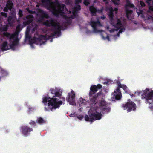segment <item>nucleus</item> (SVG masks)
I'll list each match as a JSON object with an SVG mask.
<instances>
[{
    "label": "nucleus",
    "instance_id": "f257e3e1",
    "mask_svg": "<svg viewBox=\"0 0 153 153\" xmlns=\"http://www.w3.org/2000/svg\"><path fill=\"white\" fill-rule=\"evenodd\" d=\"M54 95L52 98L45 97L43 98L42 102L45 106V109L46 111H52L53 109H56L59 108L62 104V102L61 100L59 101V99L56 98V97H61L60 93L56 91Z\"/></svg>",
    "mask_w": 153,
    "mask_h": 153
},
{
    "label": "nucleus",
    "instance_id": "f03ea898",
    "mask_svg": "<svg viewBox=\"0 0 153 153\" xmlns=\"http://www.w3.org/2000/svg\"><path fill=\"white\" fill-rule=\"evenodd\" d=\"M108 4V2H106L105 3V11L109 13V17L110 19L111 24L116 28L117 30H118L122 27L121 21L119 19H113L114 10L112 7L111 5H109Z\"/></svg>",
    "mask_w": 153,
    "mask_h": 153
},
{
    "label": "nucleus",
    "instance_id": "7ed1b4c3",
    "mask_svg": "<svg viewBox=\"0 0 153 153\" xmlns=\"http://www.w3.org/2000/svg\"><path fill=\"white\" fill-rule=\"evenodd\" d=\"M43 24L44 25L47 27L51 26L54 27V31L52 35V36H54L56 35H59L61 34L62 26L57 25L53 18H51L48 20H46L44 22Z\"/></svg>",
    "mask_w": 153,
    "mask_h": 153
},
{
    "label": "nucleus",
    "instance_id": "20e7f679",
    "mask_svg": "<svg viewBox=\"0 0 153 153\" xmlns=\"http://www.w3.org/2000/svg\"><path fill=\"white\" fill-rule=\"evenodd\" d=\"M142 91H137L135 92V94H137V95H141L142 99H146L145 103H149V104L153 103V90H151L149 91V88H146L144 90L143 93L142 94Z\"/></svg>",
    "mask_w": 153,
    "mask_h": 153
},
{
    "label": "nucleus",
    "instance_id": "39448f33",
    "mask_svg": "<svg viewBox=\"0 0 153 153\" xmlns=\"http://www.w3.org/2000/svg\"><path fill=\"white\" fill-rule=\"evenodd\" d=\"M65 7V6L63 4L58 5L57 8L54 5H50L49 10L52 12L53 14L56 15L59 13H63Z\"/></svg>",
    "mask_w": 153,
    "mask_h": 153
},
{
    "label": "nucleus",
    "instance_id": "423d86ee",
    "mask_svg": "<svg viewBox=\"0 0 153 153\" xmlns=\"http://www.w3.org/2000/svg\"><path fill=\"white\" fill-rule=\"evenodd\" d=\"M122 107L124 110H126L128 112L135 110L136 108V104L129 100L127 103L122 105Z\"/></svg>",
    "mask_w": 153,
    "mask_h": 153
},
{
    "label": "nucleus",
    "instance_id": "0eeeda50",
    "mask_svg": "<svg viewBox=\"0 0 153 153\" xmlns=\"http://www.w3.org/2000/svg\"><path fill=\"white\" fill-rule=\"evenodd\" d=\"M99 108L101 110V112L103 113L110 112L111 108L108 106L107 103L103 98L99 101Z\"/></svg>",
    "mask_w": 153,
    "mask_h": 153
},
{
    "label": "nucleus",
    "instance_id": "6e6552de",
    "mask_svg": "<svg viewBox=\"0 0 153 153\" xmlns=\"http://www.w3.org/2000/svg\"><path fill=\"white\" fill-rule=\"evenodd\" d=\"M20 26L18 25L16 27V32L14 33H10L8 32H4L3 33L4 36L6 37L7 39H9V41H11L12 39L15 38L16 36H17L19 33L20 31Z\"/></svg>",
    "mask_w": 153,
    "mask_h": 153
},
{
    "label": "nucleus",
    "instance_id": "1a4fd4ad",
    "mask_svg": "<svg viewBox=\"0 0 153 153\" xmlns=\"http://www.w3.org/2000/svg\"><path fill=\"white\" fill-rule=\"evenodd\" d=\"M89 117L88 115H86L85 117V120L86 121H89L91 122L93 121L99 120L101 118V113L97 114L92 113L89 115Z\"/></svg>",
    "mask_w": 153,
    "mask_h": 153
},
{
    "label": "nucleus",
    "instance_id": "9d476101",
    "mask_svg": "<svg viewBox=\"0 0 153 153\" xmlns=\"http://www.w3.org/2000/svg\"><path fill=\"white\" fill-rule=\"evenodd\" d=\"M20 128L22 133L25 137H27L30 135V132L33 131L32 128H30L26 125L21 126Z\"/></svg>",
    "mask_w": 153,
    "mask_h": 153
},
{
    "label": "nucleus",
    "instance_id": "9b49d317",
    "mask_svg": "<svg viewBox=\"0 0 153 153\" xmlns=\"http://www.w3.org/2000/svg\"><path fill=\"white\" fill-rule=\"evenodd\" d=\"M37 13L40 17L39 20V22H41L44 19H48L49 17V14L47 12L40 9H38Z\"/></svg>",
    "mask_w": 153,
    "mask_h": 153
},
{
    "label": "nucleus",
    "instance_id": "f8f14e48",
    "mask_svg": "<svg viewBox=\"0 0 153 153\" xmlns=\"http://www.w3.org/2000/svg\"><path fill=\"white\" fill-rule=\"evenodd\" d=\"M46 40V38L45 36L42 35L38 38L34 37L33 39V43L37 44H39L40 45L45 44Z\"/></svg>",
    "mask_w": 153,
    "mask_h": 153
},
{
    "label": "nucleus",
    "instance_id": "ddd939ff",
    "mask_svg": "<svg viewBox=\"0 0 153 153\" xmlns=\"http://www.w3.org/2000/svg\"><path fill=\"white\" fill-rule=\"evenodd\" d=\"M75 94L74 91L71 90L70 93L68 94V97L67 99L68 102L70 105H75Z\"/></svg>",
    "mask_w": 153,
    "mask_h": 153
},
{
    "label": "nucleus",
    "instance_id": "4468645a",
    "mask_svg": "<svg viewBox=\"0 0 153 153\" xmlns=\"http://www.w3.org/2000/svg\"><path fill=\"white\" fill-rule=\"evenodd\" d=\"M26 20L23 22L24 25H30L33 20V16L31 14H29L26 16Z\"/></svg>",
    "mask_w": 153,
    "mask_h": 153
},
{
    "label": "nucleus",
    "instance_id": "2eb2a0df",
    "mask_svg": "<svg viewBox=\"0 0 153 153\" xmlns=\"http://www.w3.org/2000/svg\"><path fill=\"white\" fill-rule=\"evenodd\" d=\"M11 14L12 15L10 16L7 19L8 24L10 26H12L15 22V19L16 16L15 13H12Z\"/></svg>",
    "mask_w": 153,
    "mask_h": 153
},
{
    "label": "nucleus",
    "instance_id": "dca6fc26",
    "mask_svg": "<svg viewBox=\"0 0 153 153\" xmlns=\"http://www.w3.org/2000/svg\"><path fill=\"white\" fill-rule=\"evenodd\" d=\"M100 93L99 92L97 93L96 95H89L90 97V99L91 104H95L97 102V100L98 96L99 95Z\"/></svg>",
    "mask_w": 153,
    "mask_h": 153
},
{
    "label": "nucleus",
    "instance_id": "f3484780",
    "mask_svg": "<svg viewBox=\"0 0 153 153\" xmlns=\"http://www.w3.org/2000/svg\"><path fill=\"white\" fill-rule=\"evenodd\" d=\"M90 92L89 95H96V93L98 90L95 85H92L90 88Z\"/></svg>",
    "mask_w": 153,
    "mask_h": 153
},
{
    "label": "nucleus",
    "instance_id": "a211bd4d",
    "mask_svg": "<svg viewBox=\"0 0 153 153\" xmlns=\"http://www.w3.org/2000/svg\"><path fill=\"white\" fill-rule=\"evenodd\" d=\"M89 11L91 13V16H95L96 15L97 9L94 7V5L89 7Z\"/></svg>",
    "mask_w": 153,
    "mask_h": 153
},
{
    "label": "nucleus",
    "instance_id": "6ab92c4d",
    "mask_svg": "<svg viewBox=\"0 0 153 153\" xmlns=\"http://www.w3.org/2000/svg\"><path fill=\"white\" fill-rule=\"evenodd\" d=\"M41 2L44 5H45L48 7V9L49 10V6L50 5H52V2L51 0H41Z\"/></svg>",
    "mask_w": 153,
    "mask_h": 153
},
{
    "label": "nucleus",
    "instance_id": "aec40b11",
    "mask_svg": "<svg viewBox=\"0 0 153 153\" xmlns=\"http://www.w3.org/2000/svg\"><path fill=\"white\" fill-rule=\"evenodd\" d=\"M6 6L10 9V11H11L13 7L14 6V4L11 0H8L7 1Z\"/></svg>",
    "mask_w": 153,
    "mask_h": 153
},
{
    "label": "nucleus",
    "instance_id": "412c9836",
    "mask_svg": "<svg viewBox=\"0 0 153 153\" xmlns=\"http://www.w3.org/2000/svg\"><path fill=\"white\" fill-rule=\"evenodd\" d=\"M1 49L3 51L7 50L9 49V47L7 45V41L3 42L1 45Z\"/></svg>",
    "mask_w": 153,
    "mask_h": 153
},
{
    "label": "nucleus",
    "instance_id": "4be33fe9",
    "mask_svg": "<svg viewBox=\"0 0 153 153\" xmlns=\"http://www.w3.org/2000/svg\"><path fill=\"white\" fill-rule=\"evenodd\" d=\"M126 4L125 5V9H128V7L130 8H135V6L133 4L130 3L129 0H126Z\"/></svg>",
    "mask_w": 153,
    "mask_h": 153
},
{
    "label": "nucleus",
    "instance_id": "5701e85b",
    "mask_svg": "<svg viewBox=\"0 0 153 153\" xmlns=\"http://www.w3.org/2000/svg\"><path fill=\"white\" fill-rule=\"evenodd\" d=\"M46 120L41 117H38L36 119V123L40 125H42L46 123Z\"/></svg>",
    "mask_w": 153,
    "mask_h": 153
},
{
    "label": "nucleus",
    "instance_id": "b1692460",
    "mask_svg": "<svg viewBox=\"0 0 153 153\" xmlns=\"http://www.w3.org/2000/svg\"><path fill=\"white\" fill-rule=\"evenodd\" d=\"M126 16L127 19L131 20V18L130 17V16L131 15L133 12L132 10H129L128 9H125Z\"/></svg>",
    "mask_w": 153,
    "mask_h": 153
},
{
    "label": "nucleus",
    "instance_id": "393cba45",
    "mask_svg": "<svg viewBox=\"0 0 153 153\" xmlns=\"http://www.w3.org/2000/svg\"><path fill=\"white\" fill-rule=\"evenodd\" d=\"M121 94L117 93V92H114L113 94V98L117 100H120L121 98Z\"/></svg>",
    "mask_w": 153,
    "mask_h": 153
},
{
    "label": "nucleus",
    "instance_id": "a878e982",
    "mask_svg": "<svg viewBox=\"0 0 153 153\" xmlns=\"http://www.w3.org/2000/svg\"><path fill=\"white\" fill-rule=\"evenodd\" d=\"M65 19L66 20V22L63 23V24L64 25L65 27H67L66 24H70L71 23L70 19V17H68L66 15L64 16Z\"/></svg>",
    "mask_w": 153,
    "mask_h": 153
},
{
    "label": "nucleus",
    "instance_id": "bb28decb",
    "mask_svg": "<svg viewBox=\"0 0 153 153\" xmlns=\"http://www.w3.org/2000/svg\"><path fill=\"white\" fill-rule=\"evenodd\" d=\"M79 105L81 107L83 105H86L87 101H86L85 100L83 99L82 98H80L79 99Z\"/></svg>",
    "mask_w": 153,
    "mask_h": 153
},
{
    "label": "nucleus",
    "instance_id": "cd10ccee",
    "mask_svg": "<svg viewBox=\"0 0 153 153\" xmlns=\"http://www.w3.org/2000/svg\"><path fill=\"white\" fill-rule=\"evenodd\" d=\"M100 23L99 20L97 21H91L90 22V25L92 27H97V24L100 25Z\"/></svg>",
    "mask_w": 153,
    "mask_h": 153
},
{
    "label": "nucleus",
    "instance_id": "c85d7f7f",
    "mask_svg": "<svg viewBox=\"0 0 153 153\" xmlns=\"http://www.w3.org/2000/svg\"><path fill=\"white\" fill-rule=\"evenodd\" d=\"M117 85H118L117 88H122L125 90H126L127 88V87L125 85L121 84L120 82H117Z\"/></svg>",
    "mask_w": 153,
    "mask_h": 153
},
{
    "label": "nucleus",
    "instance_id": "c756f323",
    "mask_svg": "<svg viewBox=\"0 0 153 153\" xmlns=\"http://www.w3.org/2000/svg\"><path fill=\"white\" fill-rule=\"evenodd\" d=\"M76 6L74 7L73 10L78 12L81 10V6L80 5H76Z\"/></svg>",
    "mask_w": 153,
    "mask_h": 153
},
{
    "label": "nucleus",
    "instance_id": "7c9ffc66",
    "mask_svg": "<svg viewBox=\"0 0 153 153\" xmlns=\"http://www.w3.org/2000/svg\"><path fill=\"white\" fill-rule=\"evenodd\" d=\"M145 2L148 4V6L153 5V0H145Z\"/></svg>",
    "mask_w": 153,
    "mask_h": 153
},
{
    "label": "nucleus",
    "instance_id": "2f4dec72",
    "mask_svg": "<svg viewBox=\"0 0 153 153\" xmlns=\"http://www.w3.org/2000/svg\"><path fill=\"white\" fill-rule=\"evenodd\" d=\"M111 1L115 5H118L119 4L120 0H111Z\"/></svg>",
    "mask_w": 153,
    "mask_h": 153
},
{
    "label": "nucleus",
    "instance_id": "473e14b6",
    "mask_svg": "<svg viewBox=\"0 0 153 153\" xmlns=\"http://www.w3.org/2000/svg\"><path fill=\"white\" fill-rule=\"evenodd\" d=\"M18 15L19 18H21L23 16V11L21 9H19L18 13Z\"/></svg>",
    "mask_w": 153,
    "mask_h": 153
},
{
    "label": "nucleus",
    "instance_id": "72a5a7b5",
    "mask_svg": "<svg viewBox=\"0 0 153 153\" xmlns=\"http://www.w3.org/2000/svg\"><path fill=\"white\" fill-rule=\"evenodd\" d=\"M29 124H30L33 127H34L36 125V122L32 120H31L30 122L29 123Z\"/></svg>",
    "mask_w": 153,
    "mask_h": 153
},
{
    "label": "nucleus",
    "instance_id": "f704fd0d",
    "mask_svg": "<svg viewBox=\"0 0 153 153\" xmlns=\"http://www.w3.org/2000/svg\"><path fill=\"white\" fill-rule=\"evenodd\" d=\"M18 40L17 39H14L12 42V44L16 46L18 45Z\"/></svg>",
    "mask_w": 153,
    "mask_h": 153
},
{
    "label": "nucleus",
    "instance_id": "c9c22d12",
    "mask_svg": "<svg viewBox=\"0 0 153 153\" xmlns=\"http://www.w3.org/2000/svg\"><path fill=\"white\" fill-rule=\"evenodd\" d=\"M93 28V31L95 33L98 32H102V30H97V27H92Z\"/></svg>",
    "mask_w": 153,
    "mask_h": 153
},
{
    "label": "nucleus",
    "instance_id": "e433bc0d",
    "mask_svg": "<svg viewBox=\"0 0 153 153\" xmlns=\"http://www.w3.org/2000/svg\"><path fill=\"white\" fill-rule=\"evenodd\" d=\"M0 72L4 75H5L7 74L6 71L1 67H0Z\"/></svg>",
    "mask_w": 153,
    "mask_h": 153
},
{
    "label": "nucleus",
    "instance_id": "4c0bfd02",
    "mask_svg": "<svg viewBox=\"0 0 153 153\" xmlns=\"http://www.w3.org/2000/svg\"><path fill=\"white\" fill-rule=\"evenodd\" d=\"M82 1V0H75V3L76 5H79V4Z\"/></svg>",
    "mask_w": 153,
    "mask_h": 153
},
{
    "label": "nucleus",
    "instance_id": "58836bf2",
    "mask_svg": "<svg viewBox=\"0 0 153 153\" xmlns=\"http://www.w3.org/2000/svg\"><path fill=\"white\" fill-rule=\"evenodd\" d=\"M83 4L85 6H88L90 4V2L87 0H84Z\"/></svg>",
    "mask_w": 153,
    "mask_h": 153
},
{
    "label": "nucleus",
    "instance_id": "ea45409f",
    "mask_svg": "<svg viewBox=\"0 0 153 153\" xmlns=\"http://www.w3.org/2000/svg\"><path fill=\"white\" fill-rule=\"evenodd\" d=\"M1 16H2L4 17L5 18H6L7 16V13H4V12H1L0 13Z\"/></svg>",
    "mask_w": 153,
    "mask_h": 153
},
{
    "label": "nucleus",
    "instance_id": "a19ab883",
    "mask_svg": "<svg viewBox=\"0 0 153 153\" xmlns=\"http://www.w3.org/2000/svg\"><path fill=\"white\" fill-rule=\"evenodd\" d=\"M50 90L51 91V93L53 94H54L56 91V90L54 88H51L50 89Z\"/></svg>",
    "mask_w": 153,
    "mask_h": 153
},
{
    "label": "nucleus",
    "instance_id": "79ce46f5",
    "mask_svg": "<svg viewBox=\"0 0 153 153\" xmlns=\"http://www.w3.org/2000/svg\"><path fill=\"white\" fill-rule=\"evenodd\" d=\"M140 5L142 7H143L146 6V4L143 1H140Z\"/></svg>",
    "mask_w": 153,
    "mask_h": 153
},
{
    "label": "nucleus",
    "instance_id": "37998d69",
    "mask_svg": "<svg viewBox=\"0 0 153 153\" xmlns=\"http://www.w3.org/2000/svg\"><path fill=\"white\" fill-rule=\"evenodd\" d=\"M26 10L29 13H30L31 14H33L35 13V12H33L32 11L30 10L28 7L27 8Z\"/></svg>",
    "mask_w": 153,
    "mask_h": 153
},
{
    "label": "nucleus",
    "instance_id": "c03bdc74",
    "mask_svg": "<svg viewBox=\"0 0 153 153\" xmlns=\"http://www.w3.org/2000/svg\"><path fill=\"white\" fill-rule=\"evenodd\" d=\"M65 4L68 5H69L71 4V0H66L65 1Z\"/></svg>",
    "mask_w": 153,
    "mask_h": 153
},
{
    "label": "nucleus",
    "instance_id": "a18cd8bd",
    "mask_svg": "<svg viewBox=\"0 0 153 153\" xmlns=\"http://www.w3.org/2000/svg\"><path fill=\"white\" fill-rule=\"evenodd\" d=\"M9 10H10V9L6 6L4 7L3 9V11L4 12H8Z\"/></svg>",
    "mask_w": 153,
    "mask_h": 153
},
{
    "label": "nucleus",
    "instance_id": "49530a36",
    "mask_svg": "<svg viewBox=\"0 0 153 153\" xmlns=\"http://www.w3.org/2000/svg\"><path fill=\"white\" fill-rule=\"evenodd\" d=\"M114 92H116L117 93L121 94V91L120 89V88H117L116 89V91H114Z\"/></svg>",
    "mask_w": 153,
    "mask_h": 153
},
{
    "label": "nucleus",
    "instance_id": "de8ad7c7",
    "mask_svg": "<svg viewBox=\"0 0 153 153\" xmlns=\"http://www.w3.org/2000/svg\"><path fill=\"white\" fill-rule=\"evenodd\" d=\"M96 87L97 90L102 88V85L100 84H98L97 86L96 85Z\"/></svg>",
    "mask_w": 153,
    "mask_h": 153
},
{
    "label": "nucleus",
    "instance_id": "09e8293b",
    "mask_svg": "<svg viewBox=\"0 0 153 153\" xmlns=\"http://www.w3.org/2000/svg\"><path fill=\"white\" fill-rule=\"evenodd\" d=\"M103 10V7H102L100 9H97V12H98L99 13H101L102 12Z\"/></svg>",
    "mask_w": 153,
    "mask_h": 153
},
{
    "label": "nucleus",
    "instance_id": "8fccbe9b",
    "mask_svg": "<svg viewBox=\"0 0 153 153\" xmlns=\"http://www.w3.org/2000/svg\"><path fill=\"white\" fill-rule=\"evenodd\" d=\"M77 12L74 10H73V12H72V14H73V15L75 17H76V16L77 15Z\"/></svg>",
    "mask_w": 153,
    "mask_h": 153
},
{
    "label": "nucleus",
    "instance_id": "3c124183",
    "mask_svg": "<svg viewBox=\"0 0 153 153\" xmlns=\"http://www.w3.org/2000/svg\"><path fill=\"white\" fill-rule=\"evenodd\" d=\"M149 10L152 12H153V5H149Z\"/></svg>",
    "mask_w": 153,
    "mask_h": 153
},
{
    "label": "nucleus",
    "instance_id": "603ef678",
    "mask_svg": "<svg viewBox=\"0 0 153 153\" xmlns=\"http://www.w3.org/2000/svg\"><path fill=\"white\" fill-rule=\"evenodd\" d=\"M14 45H13V44H11L10 45V47H9V49H10V48H11V49H14Z\"/></svg>",
    "mask_w": 153,
    "mask_h": 153
},
{
    "label": "nucleus",
    "instance_id": "864d4df0",
    "mask_svg": "<svg viewBox=\"0 0 153 153\" xmlns=\"http://www.w3.org/2000/svg\"><path fill=\"white\" fill-rule=\"evenodd\" d=\"M143 10H139V12H137V14L139 15L140 14H143Z\"/></svg>",
    "mask_w": 153,
    "mask_h": 153
},
{
    "label": "nucleus",
    "instance_id": "5fc2aeb1",
    "mask_svg": "<svg viewBox=\"0 0 153 153\" xmlns=\"http://www.w3.org/2000/svg\"><path fill=\"white\" fill-rule=\"evenodd\" d=\"M26 37L27 39H30V36L28 34L26 33Z\"/></svg>",
    "mask_w": 153,
    "mask_h": 153
},
{
    "label": "nucleus",
    "instance_id": "6e6d98bb",
    "mask_svg": "<svg viewBox=\"0 0 153 153\" xmlns=\"http://www.w3.org/2000/svg\"><path fill=\"white\" fill-rule=\"evenodd\" d=\"M125 30V29L124 28H121L120 29L119 31V32L118 33V34H120V33H122V32H123V30Z\"/></svg>",
    "mask_w": 153,
    "mask_h": 153
},
{
    "label": "nucleus",
    "instance_id": "4d7b16f0",
    "mask_svg": "<svg viewBox=\"0 0 153 153\" xmlns=\"http://www.w3.org/2000/svg\"><path fill=\"white\" fill-rule=\"evenodd\" d=\"M106 38L109 41H110V37H109V36H107L106 37Z\"/></svg>",
    "mask_w": 153,
    "mask_h": 153
},
{
    "label": "nucleus",
    "instance_id": "13d9d810",
    "mask_svg": "<svg viewBox=\"0 0 153 153\" xmlns=\"http://www.w3.org/2000/svg\"><path fill=\"white\" fill-rule=\"evenodd\" d=\"M149 108L151 110H153V106H149Z\"/></svg>",
    "mask_w": 153,
    "mask_h": 153
},
{
    "label": "nucleus",
    "instance_id": "bf43d9fd",
    "mask_svg": "<svg viewBox=\"0 0 153 153\" xmlns=\"http://www.w3.org/2000/svg\"><path fill=\"white\" fill-rule=\"evenodd\" d=\"M104 84H106L107 85H108L109 84V82L107 81V82H105L104 83Z\"/></svg>",
    "mask_w": 153,
    "mask_h": 153
},
{
    "label": "nucleus",
    "instance_id": "052dcab7",
    "mask_svg": "<svg viewBox=\"0 0 153 153\" xmlns=\"http://www.w3.org/2000/svg\"><path fill=\"white\" fill-rule=\"evenodd\" d=\"M78 118L79 119H80V120H81L83 118V117L82 116H81V117H78Z\"/></svg>",
    "mask_w": 153,
    "mask_h": 153
},
{
    "label": "nucleus",
    "instance_id": "680f3d73",
    "mask_svg": "<svg viewBox=\"0 0 153 153\" xmlns=\"http://www.w3.org/2000/svg\"><path fill=\"white\" fill-rule=\"evenodd\" d=\"M109 0H103V1L104 2H105H105H108V1H109Z\"/></svg>",
    "mask_w": 153,
    "mask_h": 153
},
{
    "label": "nucleus",
    "instance_id": "e2e57ef3",
    "mask_svg": "<svg viewBox=\"0 0 153 153\" xmlns=\"http://www.w3.org/2000/svg\"><path fill=\"white\" fill-rule=\"evenodd\" d=\"M7 29V27H5L4 28V30H4V31H6Z\"/></svg>",
    "mask_w": 153,
    "mask_h": 153
},
{
    "label": "nucleus",
    "instance_id": "0e129e2a",
    "mask_svg": "<svg viewBox=\"0 0 153 153\" xmlns=\"http://www.w3.org/2000/svg\"><path fill=\"white\" fill-rule=\"evenodd\" d=\"M130 96H131V97H135V95L134 94H132L131 95H130Z\"/></svg>",
    "mask_w": 153,
    "mask_h": 153
},
{
    "label": "nucleus",
    "instance_id": "69168bd1",
    "mask_svg": "<svg viewBox=\"0 0 153 153\" xmlns=\"http://www.w3.org/2000/svg\"><path fill=\"white\" fill-rule=\"evenodd\" d=\"M29 43H30V44L31 45H32L33 43H32L30 41H29Z\"/></svg>",
    "mask_w": 153,
    "mask_h": 153
},
{
    "label": "nucleus",
    "instance_id": "338daca9",
    "mask_svg": "<svg viewBox=\"0 0 153 153\" xmlns=\"http://www.w3.org/2000/svg\"><path fill=\"white\" fill-rule=\"evenodd\" d=\"M143 14H142H142H141V16L142 17H143Z\"/></svg>",
    "mask_w": 153,
    "mask_h": 153
},
{
    "label": "nucleus",
    "instance_id": "774afa93",
    "mask_svg": "<svg viewBox=\"0 0 153 153\" xmlns=\"http://www.w3.org/2000/svg\"><path fill=\"white\" fill-rule=\"evenodd\" d=\"M115 10H116V11H117L118 10V9L117 8H115Z\"/></svg>",
    "mask_w": 153,
    "mask_h": 153
}]
</instances>
